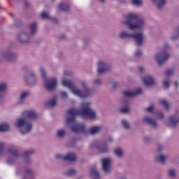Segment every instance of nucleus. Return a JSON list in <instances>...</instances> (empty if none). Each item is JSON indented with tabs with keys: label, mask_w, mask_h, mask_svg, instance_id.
Returning <instances> with one entry per match:
<instances>
[{
	"label": "nucleus",
	"mask_w": 179,
	"mask_h": 179,
	"mask_svg": "<svg viewBox=\"0 0 179 179\" xmlns=\"http://www.w3.org/2000/svg\"><path fill=\"white\" fill-rule=\"evenodd\" d=\"M67 118L66 124L67 127H71V130L75 134L82 133L85 136L87 135H96L103 129V127L93 126L90 128L89 131H86V127L83 124L76 123V115H81V117H87L90 120H94L96 118V111L90 108V103H83L80 105V110L71 108L67 111Z\"/></svg>",
	"instance_id": "f257e3e1"
},
{
	"label": "nucleus",
	"mask_w": 179,
	"mask_h": 179,
	"mask_svg": "<svg viewBox=\"0 0 179 179\" xmlns=\"http://www.w3.org/2000/svg\"><path fill=\"white\" fill-rule=\"evenodd\" d=\"M38 115L33 110L22 112V116L15 120V125L22 135H27L33 131V123L29 120H37Z\"/></svg>",
	"instance_id": "f03ea898"
},
{
	"label": "nucleus",
	"mask_w": 179,
	"mask_h": 179,
	"mask_svg": "<svg viewBox=\"0 0 179 179\" xmlns=\"http://www.w3.org/2000/svg\"><path fill=\"white\" fill-rule=\"evenodd\" d=\"M122 24L127 26L129 30L137 29L140 30V31H143V29H146V26H148L146 20L139 17L138 14L134 13H129L126 15L122 21Z\"/></svg>",
	"instance_id": "7ed1b4c3"
},
{
	"label": "nucleus",
	"mask_w": 179,
	"mask_h": 179,
	"mask_svg": "<svg viewBox=\"0 0 179 179\" xmlns=\"http://www.w3.org/2000/svg\"><path fill=\"white\" fill-rule=\"evenodd\" d=\"M62 85L64 87H67L75 96L80 97V99H86L87 97H90L94 94V90L90 88H84L83 90H80L76 87L72 81L68 80L64 78L62 80Z\"/></svg>",
	"instance_id": "20e7f679"
},
{
	"label": "nucleus",
	"mask_w": 179,
	"mask_h": 179,
	"mask_svg": "<svg viewBox=\"0 0 179 179\" xmlns=\"http://www.w3.org/2000/svg\"><path fill=\"white\" fill-rule=\"evenodd\" d=\"M39 72L41 73V78L43 80V83L47 90H55V89H57V85H58V81L57 80V78H52L48 79L47 72L45 71V69H44V67H40Z\"/></svg>",
	"instance_id": "39448f33"
},
{
	"label": "nucleus",
	"mask_w": 179,
	"mask_h": 179,
	"mask_svg": "<svg viewBox=\"0 0 179 179\" xmlns=\"http://www.w3.org/2000/svg\"><path fill=\"white\" fill-rule=\"evenodd\" d=\"M169 50H170V45L169 44H165L162 52L157 54L155 56V61H157L158 64L162 65L163 62H165V61H167V59L170 58V56L167 53V51H169Z\"/></svg>",
	"instance_id": "423d86ee"
},
{
	"label": "nucleus",
	"mask_w": 179,
	"mask_h": 179,
	"mask_svg": "<svg viewBox=\"0 0 179 179\" xmlns=\"http://www.w3.org/2000/svg\"><path fill=\"white\" fill-rule=\"evenodd\" d=\"M7 152L9 155H12L7 159L8 164H14V163L16 162V160L20 157L19 150H17L15 147H10L7 150Z\"/></svg>",
	"instance_id": "0eeeda50"
},
{
	"label": "nucleus",
	"mask_w": 179,
	"mask_h": 179,
	"mask_svg": "<svg viewBox=\"0 0 179 179\" xmlns=\"http://www.w3.org/2000/svg\"><path fill=\"white\" fill-rule=\"evenodd\" d=\"M131 38L135 42L136 45L141 47L145 40V34L143 32H135L131 34Z\"/></svg>",
	"instance_id": "6e6552de"
},
{
	"label": "nucleus",
	"mask_w": 179,
	"mask_h": 179,
	"mask_svg": "<svg viewBox=\"0 0 179 179\" xmlns=\"http://www.w3.org/2000/svg\"><path fill=\"white\" fill-rule=\"evenodd\" d=\"M111 66L110 64L104 62L100 61L97 63V72L99 75H103L104 72H107V71H110Z\"/></svg>",
	"instance_id": "1a4fd4ad"
},
{
	"label": "nucleus",
	"mask_w": 179,
	"mask_h": 179,
	"mask_svg": "<svg viewBox=\"0 0 179 179\" xmlns=\"http://www.w3.org/2000/svg\"><path fill=\"white\" fill-rule=\"evenodd\" d=\"M56 159L59 160H66L67 162H76V155L73 152H69L66 155H62L61 154H57L55 156Z\"/></svg>",
	"instance_id": "9d476101"
},
{
	"label": "nucleus",
	"mask_w": 179,
	"mask_h": 179,
	"mask_svg": "<svg viewBox=\"0 0 179 179\" xmlns=\"http://www.w3.org/2000/svg\"><path fill=\"white\" fill-rule=\"evenodd\" d=\"M31 36L26 32V31H22L17 34V40L20 43H26L30 41Z\"/></svg>",
	"instance_id": "9b49d317"
},
{
	"label": "nucleus",
	"mask_w": 179,
	"mask_h": 179,
	"mask_svg": "<svg viewBox=\"0 0 179 179\" xmlns=\"http://www.w3.org/2000/svg\"><path fill=\"white\" fill-rule=\"evenodd\" d=\"M1 57L4 59H7L8 61H16V59H17V55L9 50L3 52L1 54Z\"/></svg>",
	"instance_id": "f8f14e48"
},
{
	"label": "nucleus",
	"mask_w": 179,
	"mask_h": 179,
	"mask_svg": "<svg viewBox=\"0 0 179 179\" xmlns=\"http://www.w3.org/2000/svg\"><path fill=\"white\" fill-rule=\"evenodd\" d=\"M102 170L104 173H110L111 170V158L102 159Z\"/></svg>",
	"instance_id": "ddd939ff"
},
{
	"label": "nucleus",
	"mask_w": 179,
	"mask_h": 179,
	"mask_svg": "<svg viewBox=\"0 0 179 179\" xmlns=\"http://www.w3.org/2000/svg\"><path fill=\"white\" fill-rule=\"evenodd\" d=\"M25 82L27 85H36L37 83V77L34 73H30L25 76Z\"/></svg>",
	"instance_id": "4468645a"
},
{
	"label": "nucleus",
	"mask_w": 179,
	"mask_h": 179,
	"mask_svg": "<svg viewBox=\"0 0 179 179\" xmlns=\"http://www.w3.org/2000/svg\"><path fill=\"white\" fill-rule=\"evenodd\" d=\"M179 124V115L178 113H176L172 115L169 118V125L174 127H177Z\"/></svg>",
	"instance_id": "2eb2a0df"
},
{
	"label": "nucleus",
	"mask_w": 179,
	"mask_h": 179,
	"mask_svg": "<svg viewBox=\"0 0 179 179\" xmlns=\"http://www.w3.org/2000/svg\"><path fill=\"white\" fill-rule=\"evenodd\" d=\"M8 89V84L6 83H0V104H2L5 100V92Z\"/></svg>",
	"instance_id": "dca6fc26"
},
{
	"label": "nucleus",
	"mask_w": 179,
	"mask_h": 179,
	"mask_svg": "<svg viewBox=\"0 0 179 179\" xmlns=\"http://www.w3.org/2000/svg\"><path fill=\"white\" fill-rule=\"evenodd\" d=\"M125 97H135V96H138V94H142V89H136L134 92H131L129 90H125L123 92Z\"/></svg>",
	"instance_id": "f3484780"
},
{
	"label": "nucleus",
	"mask_w": 179,
	"mask_h": 179,
	"mask_svg": "<svg viewBox=\"0 0 179 179\" xmlns=\"http://www.w3.org/2000/svg\"><path fill=\"white\" fill-rule=\"evenodd\" d=\"M122 107L120 110L121 113L123 114H128L129 113V101L128 99L124 98L122 101Z\"/></svg>",
	"instance_id": "a211bd4d"
},
{
	"label": "nucleus",
	"mask_w": 179,
	"mask_h": 179,
	"mask_svg": "<svg viewBox=\"0 0 179 179\" xmlns=\"http://www.w3.org/2000/svg\"><path fill=\"white\" fill-rule=\"evenodd\" d=\"M96 148L100 153H108V145H106L104 143H99V141H96Z\"/></svg>",
	"instance_id": "6ab92c4d"
},
{
	"label": "nucleus",
	"mask_w": 179,
	"mask_h": 179,
	"mask_svg": "<svg viewBox=\"0 0 179 179\" xmlns=\"http://www.w3.org/2000/svg\"><path fill=\"white\" fill-rule=\"evenodd\" d=\"M143 122L145 124H148L149 125H151V127H153V128H157V123L156 120L149 116H145L143 118Z\"/></svg>",
	"instance_id": "aec40b11"
},
{
	"label": "nucleus",
	"mask_w": 179,
	"mask_h": 179,
	"mask_svg": "<svg viewBox=\"0 0 179 179\" xmlns=\"http://www.w3.org/2000/svg\"><path fill=\"white\" fill-rule=\"evenodd\" d=\"M142 81L145 86H153V85H155V79L152 77V76H145L142 79Z\"/></svg>",
	"instance_id": "412c9836"
},
{
	"label": "nucleus",
	"mask_w": 179,
	"mask_h": 179,
	"mask_svg": "<svg viewBox=\"0 0 179 179\" xmlns=\"http://www.w3.org/2000/svg\"><path fill=\"white\" fill-rule=\"evenodd\" d=\"M34 153V150H29L24 152V162L27 164H30L31 163V159H30V156Z\"/></svg>",
	"instance_id": "4be33fe9"
},
{
	"label": "nucleus",
	"mask_w": 179,
	"mask_h": 179,
	"mask_svg": "<svg viewBox=\"0 0 179 179\" xmlns=\"http://www.w3.org/2000/svg\"><path fill=\"white\" fill-rule=\"evenodd\" d=\"M29 33L28 34L31 37H33L35 34H37V23L31 22L29 24Z\"/></svg>",
	"instance_id": "5701e85b"
},
{
	"label": "nucleus",
	"mask_w": 179,
	"mask_h": 179,
	"mask_svg": "<svg viewBox=\"0 0 179 179\" xmlns=\"http://www.w3.org/2000/svg\"><path fill=\"white\" fill-rule=\"evenodd\" d=\"M30 94V92L27 91H24L20 93V97L17 100L18 104H23L24 103V101L29 97Z\"/></svg>",
	"instance_id": "b1692460"
},
{
	"label": "nucleus",
	"mask_w": 179,
	"mask_h": 179,
	"mask_svg": "<svg viewBox=\"0 0 179 179\" xmlns=\"http://www.w3.org/2000/svg\"><path fill=\"white\" fill-rule=\"evenodd\" d=\"M119 38L122 40L125 38H131L132 33L128 32V31L122 30L118 35Z\"/></svg>",
	"instance_id": "393cba45"
},
{
	"label": "nucleus",
	"mask_w": 179,
	"mask_h": 179,
	"mask_svg": "<svg viewBox=\"0 0 179 179\" xmlns=\"http://www.w3.org/2000/svg\"><path fill=\"white\" fill-rule=\"evenodd\" d=\"M113 153L115 156L117 157V159H122V157H124V150H122V148L115 149Z\"/></svg>",
	"instance_id": "a878e982"
},
{
	"label": "nucleus",
	"mask_w": 179,
	"mask_h": 179,
	"mask_svg": "<svg viewBox=\"0 0 179 179\" xmlns=\"http://www.w3.org/2000/svg\"><path fill=\"white\" fill-rule=\"evenodd\" d=\"M10 127L6 122L0 123V132H8Z\"/></svg>",
	"instance_id": "bb28decb"
},
{
	"label": "nucleus",
	"mask_w": 179,
	"mask_h": 179,
	"mask_svg": "<svg viewBox=\"0 0 179 179\" xmlns=\"http://www.w3.org/2000/svg\"><path fill=\"white\" fill-rule=\"evenodd\" d=\"M90 173L94 179H100V173L96 168H92Z\"/></svg>",
	"instance_id": "cd10ccee"
},
{
	"label": "nucleus",
	"mask_w": 179,
	"mask_h": 179,
	"mask_svg": "<svg viewBox=\"0 0 179 179\" xmlns=\"http://www.w3.org/2000/svg\"><path fill=\"white\" fill-rule=\"evenodd\" d=\"M47 107H55L57 106V96H55L52 99H50L45 103Z\"/></svg>",
	"instance_id": "c85d7f7f"
},
{
	"label": "nucleus",
	"mask_w": 179,
	"mask_h": 179,
	"mask_svg": "<svg viewBox=\"0 0 179 179\" xmlns=\"http://www.w3.org/2000/svg\"><path fill=\"white\" fill-rule=\"evenodd\" d=\"M41 17L42 19H48V20H51L52 22H55V20H57L55 18L51 17V15H50L48 13L45 11L42 12V13L41 14Z\"/></svg>",
	"instance_id": "c756f323"
},
{
	"label": "nucleus",
	"mask_w": 179,
	"mask_h": 179,
	"mask_svg": "<svg viewBox=\"0 0 179 179\" xmlns=\"http://www.w3.org/2000/svg\"><path fill=\"white\" fill-rule=\"evenodd\" d=\"M152 2L157 5L158 9H162L166 3V0H152Z\"/></svg>",
	"instance_id": "7c9ffc66"
},
{
	"label": "nucleus",
	"mask_w": 179,
	"mask_h": 179,
	"mask_svg": "<svg viewBox=\"0 0 179 179\" xmlns=\"http://www.w3.org/2000/svg\"><path fill=\"white\" fill-rule=\"evenodd\" d=\"M178 38H179V27L173 31L172 36H171V40H172V41H176Z\"/></svg>",
	"instance_id": "2f4dec72"
},
{
	"label": "nucleus",
	"mask_w": 179,
	"mask_h": 179,
	"mask_svg": "<svg viewBox=\"0 0 179 179\" xmlns=\"http://www.w3.org/2000/svg\"><path fill=\"white\" fill-rule=\"evenodd\" d=\"M59 9L60 10H62V12H68V11H69L70 8H69V6L62 3L59 5Z\"/></svg>",
	"instance_id": "473e14b6"
},
{
	"label": "nucleus",
	"mask_w": 179,
	"mask_h": 179,
	"mask_svg": "<svg viewBox=\"0 0 179 179\" xmlns=\"http://www.w3.org/2000/svg\"><path fill=\"white\" fill-rule=\"evenodd\" d=\"M169 159V156L168 155H161L159 156L158 157V161L159 162V163H161V164H165L166 161Z\"/></svg>",
	"instance_id": "72a5a7b5"
},
{
	"label": "nucleus",
	"mask_w": 179,
	"mask_h": 179,
	"mask_svg": "<svg viewBox=\"0 0 179 179\" xmlns=\"http://www.w3.org/2000/svg\"><path fill=\"white\" fill-rule=\"evenodd\" d=\"M121 124L124 129L128 130L131 129V125L129 124V122H128L127 120H122Z\"/></svg>",
	"instance_id": "f704fd0d"
},
{
	"label": "nucleus",
	"mask_w": 179,
	"mask_h": 179,
	"mask_svg": "<svg viewBox=\"0 0 179 179\" xmlns=\"http://www.w3.org/2000/svg\"><path fill=\"white\" fill-rule=\"evenodd\" d=\"M65 135H66V131H65V129H60L57 130V136H58V138H64Z\"/></svg>",
	"instance_id": "c9c22d12"
},
{
	"label": "nucleus",
	"mask_w": 179,
	"mask_h": 179,
	"mask_svg": "<svg viewBox=\"0 0 179 179\" xmlns=\"http://www.w3.org/2000/svg\"><path fill=\"white\" fill-rule=\"evenodd\" d=\"M94 86H101L103 85V80L100 78H94L92 81Z\"/></svg>",
	"instance_id": "e433bc0d"
},
{
	"label": "nucleus",
	"mask_w": 179,
	"mask_h": 179,
	"mask_svg": "<svg viewBox=\"0 0 179 179\" xmlns=\"http://www.w3.org/2000/svg\"><path fill=\"white\" fill-rule=\"evenodd\" d=\"M78 174V172L75 169H70L66 171V176L68 177H73V176H76Z\"/></svg>",
	"instance_id": "4c0bfd02"
},
{
	"label": "nucleus",
	"mask_w": 179,
	"mask_h": 179,
	"mask_svg": "<svg viewBox=\"0 0 179 179\" xmlns=\"http://www.w3.org/2000/svg\"><path fill=\"white\" fill-rule=\"evenodd\" d=\"M176 175L177 173H176L175 169H171L168 170V176H169V177L174 178V177H176Z\"/></svg>",
	"instance_id": "58836bf2"
},
{
	"label": "nucleus",
	"mask_w": 179,
	"mask_h": 179,
	"mask_svg": "<svg viewBox=\"0 0 179 179\" xmlns=\"http://www.w3.org/2000/svg\"><path fill=\"white\" fill-rule=\"evenodd\" d=\"M83 41L84 44V48H86V47H89V45L90 44V38H84Z\"/></svg>",
	"instance_id": "ea45409f"
},
{
	"label": "nucleus",
	"mask_w": 179,
	"mask_h": 179,
	"mask_svg": "<svg viewBox=\"0 0 179 179\" xmlns=\"http://www.w3.org/2000/svg\"><path fill=\"white\" fill-rule=\"evenodd\" d=\"M166 76H172V75H174V69H169L165 72Z\"/></svg>",
	"instance_id": "a19ab883"
},
{
	"label": "nucleus",
	"mask_w": 179,
	"mask_h": 179,
	"mask_svg": "<svg viewBox=\"0 0 179 179\" xmlns=\"http://www.w3.org/2000/svg\"><path fill=\"white\" fill-rule=\"evenodd\" d=\"M160 103L164 106L166 110H169L170 105L169 104V102L166 100H162L160 101Z\"/></svg>",
	"instance_id": "79ce46f5"
},
{
	"label": "nucleus",
	"mask_w": 179,
	"mask_h": 179,
	"mask_svg": "<svg viewBox=\"0 0 179 179\" xmlns=\"http://www.w3.org/2000/svg\"><path fill=\"white\" fill-rule=\"evenodd\" d=\"M5 152V143L0 141V156Z\"/></svg>",
	"instance_id": "37998d69"
},
{
	"label": "nucleus",
	"mask_w": 179,
	"mask_h": 179,
	"mask_svg": "<svg viewBox=\"0 0 179 179\" xmlns=\"http://www.w3.org/2000/svg\"><path fill=\"white\" fill-rule=\"evenodd\" d=\"M133 5H136L137 6H141L143 5V1L142 0H131Z\"/></svg>",
	"instance_id": "c03bdc74"
},
{
	"label": "nucleus",
	"mask_w": 179,
	"mask_h": 179,
	"mask_svg": "<svg viewBox=\"0 0 179 179\" xmlns=\"http://www.w3.org/2000/svg\"><path fill=\"white\" fill-rule=\"evenodd\" d=\"M109 83L111 85V86H112V87H113V89H115V87H117L118 86V83L114 80H110L109 81Z\"/></svg>",
	"instance_id": "a18cd8bd"
},
{
	"label": "nucleus",
	"mask_w": 179,
	"mask_h": 179,
	"mask_svg": "<svg viewBox=\"0 0 179 179\" xmlns=\"http://www.w3.org/2000/svg\"><path fill=\"white\" fill-rule=\"evenodd\" d=\"M80 85L82 86V87H83V89H87V88H89V87H87V83H86L85 81H81V82H80Z\"/></svg>",
	"instance_id": "49530a36"
},
{
	"label": "nucleus",
	"mask_w": 179,
	"mask_h": 179,
	"mask_svg": "<svg viewBox=\"0 0 179 179\" xmlns=\"http://www.w3.org/2000/svg\"><path fill=\"white\" fill-rule=\"evenodd\" d=\"M164 87H166L168 89V87H170V82L169 80H166L163 82Z\"/></svg>",
	"instance_id": "de8ad7c7"
},
{
	"label": "nucleus",
	"mask_w": 179,
	"mask_h": 179,
	"mask_svg": "<svg viewBox=\"0 0 179 179\" xmlns=\"http://www.w3.org/2000/svg\"><path fill=\"white\" fill-rule=\"evenodd\" d=\"M142 55V51L141 50H136L135 52V57L136 58H139V57H141Z\"/></svg>",
	"instance_id": "09e8293b"
},
{
	"label": "nucleus",
	"mask_w": 179,
	"mask_h": 179,
	"mask_svg": "<svg viewBox=\"0 0 179 179\" xmlns=\"http://www.w3.org/2000/svg\"><path fill=\"white\" fill-rule=\"evenodd\" d=\"M61 96L64 99H68V94L66 92H64V91L61 92Z\"/></svg>",
	"instance_id": "8fccbe9b"
},
{
	"label": "nucleus",
	"mask_w": 179,
	"mask_h": 179,
	"mask_svg": "<svg viewBox=\"0 0 179 179\" xmlns=\"http://www.w3.org/2000/svg\"><path fill=\"white\" fill-rule=\"evenodd\" d=\"M146 111H148V113H152V111H153V106L148 107L146 108Z\"/></svg>",
	"instance_id": "3c124183"
},
{
	"label": "nucleus",
	"mask_w": 179,
	"mask_h": 179,
	"mask_svg": "<svg viewBox=\"0 0 179 179\" xmlns=\"http://www.w3.org/2000/svg\"><path fill=\"white\" fill-rule=\"evenodd\" d=\"M64 75V76H71V72L65 71Z\"/></svg>",
	"instance_id": "603ef678"
},
{
	"label": "nucleus",
	"mask_w": 179,
	"mask_h": 179,
	"mask_svg": "<svg viewBox=\"0 0 179 179\" xmlns=\"http://www.w3.org/2000/svg\"><path fill=\"white\" fill-rule=\"evenodd\" d=\"M158 117L161 118L162 120H163V118H164V115L162 113H159L158 114Z\"/></svg>",
	"instance_id": "864d4df0"
},
{
	"label": "nucleus",
	"mask_w": 179,
	"mask_h": 179,
	"mask_svg": "<svg viewBox=\"0 0 179 179\" xmlns=\"http://www.w3.org/2000/svg\"><path fill=\"white\" fill-rule=\"evenodd\" d=\"M108 142H109V143H112V142H114V139L113 138V137H108Z\"/></svg>",
	"instance_id": "5fc2aeb1"
},
{
	"label": "nucleus",
	"mask_w": 179,
	"mask_h": 179,
	"mask_svg": "<svg viewBox=\"0 0 179 179\" xmlns=\"http://www.w3.org/2000/svg\"><path fill=\"white\" fill-rule=\"evenodd\" d=\"M139 69V72H141V73H142V72H143V71L145 70V69L142 66L138 67Z\"/></svg>",
	"instance_id": "6e6d98bb"
},
{
	"label": "nucleus",
	"mask_w": 179,
	"mask_h": 179,
	"mask_svg": "<svg viewBox=\"0 0 179 179\" xmlns=\"http://www.w3.org/2000/svg\"><path fill=\"white\" fill-rule=\"evenodd\" d=\"M144 141L145 142H149L150 141V137H148V136L145 137Z\"/></svg>",
	"instance_id": "4d7b16f0"
},
{
	"label": "nucleus",
	"mask_w": 179,
	"mask_h": 179,
	"mask_svg": "<svg viewBox=\"0 0 179 179\" xmlns=\"http://www.w3.org/2000/svg\"><path fill=\"white\" fill-rule=\"evenodd\" d=\"M126 2L125 0H120V3H126Z\"/></svg>",
	"instance_id": "13d9d810"
},
{
	"label": "nucleus",
	"mask_w": 179,
	"mask_h": 179,
	"mask_svg": "<svg viewBox=\"0 0 179 179\" xmlns=\"http://www.w3.org/2000/svg\"><path fill=\"white\" fill-rule=\"evenodd\" d=\"M60 38L62 40L64 38H65V35H61L60 36Z\"/></svg>",
	"instance_id": "bf43d9fd"
},
{
	"label": "nucleus",
	"mask_w": 179,
	"mask_h": 179,
	"mask_svg": "<svg viewBox=\"0 0 179 179\" xmlns=\"http://www.w3.org/2000/svg\"><path fill=\"white\" fill-rule=\"evenodd\" d=\"M175 86H176V87H178V82L175 83Z\"/></svg>",
	"instance_id": "052dcab7"
},
{
	"label": "nucleus",
	"mask_w": 179,
	"mask_h": 179,
	"mask_svg": "<svg viewBox=\"0 0 179 179\" xmlns=\"http://www.w3.org/2000/svg\"><path fill=\"white\" fill-rule=\"evenodd\" d=\"M99 2H101V3H103V2H106V0H99Z\"/></svg>",
	"instance_id": "680f3d73"
},
{
	"label": "nucleus",
	"mask_w": 179,
	"mask_h": 179,
	"mask_svg": "<svg viewBox=\"0 0 179 179\" xmlns=\"http://www.w3.org/2000/svg\"><path fill=\"white\" fill-rule=\"evenodd\" d=\"M0 58H2V52H0Z\"/></svg>",
	"instance_id": "e2e57ef3"
},
{
	"label": "nucleus",
	"mask_w": 179,
	"mask_h": 179,
	"mask_svg": "<svg viewBox=\"0 0 179 179\" xmlns=\"http://www.w3.org/2000/svg\"><path fill=\"white\" fill-rule=\"evenodd\" d=\"M17 174H19V171H17Z\"/></svg>",
	"instance_id": "0e129e2a"
},
{
	"label": "nucleus",
	"mask_w": 179,
	"mask_h": 179,
	"mask_svg": "<svg viewBox=\"0 0 179 179\" xmlns=\"http://www.w3.org/2000/svg\"><path fill=\"white\" fill-rule=\"evenodd\" d=\"M15 24H16V26H18L17 24H16V22H15Z\"/></svg>",
	"instance_id": "69168bd1"
},
{
	"label": "nucleus",
	"mask_w": 179,
	"mask_h": 179,
	"mask_svg": "<svg viewBox=\"0 0 179 179\" xmlns=\"http://www.w3.org/2000/svg\"><path fill=\"white\" fill-rule=\"evenodd\" d=\"M52 1H55V0H52Z\"/></svg>",
	"instance_id": "338daca9"
}]
</instances>
